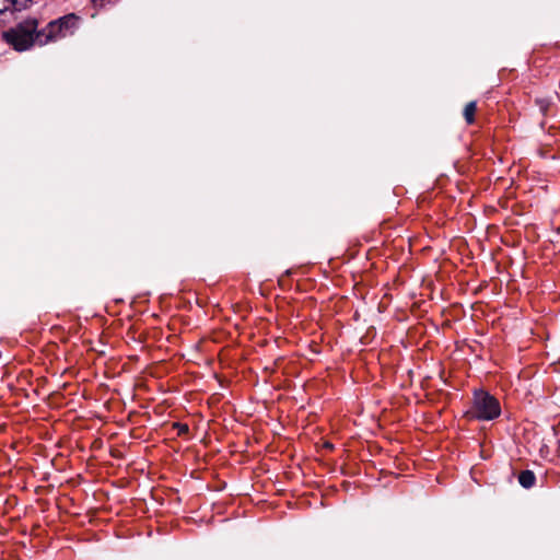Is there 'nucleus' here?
I'll return each mask as SVG.
<instances>
[{
    "instance_id": "f257e3e1",
    "label": "nucleus",
    "mask_w": 560,
    "mask_h": 560,
    "mask_svg": "<svg viewBox=\"0 0 560 560\" xmlns=\"http://www.w3.org/2000/svg\"><path fill=\"white\" fill-rule=\"evenodd\" d=\"M80 22L81 18L74 13H69L50 21L46 27L38 32L37 44L43 46L74 35L80 26Z\"/></svg>"
},
{
    "instance_id": "f03ea898",
    "label": "nucleus",
    "mask_w": 560,
    "mask_h": 560,
    "mask_svg": "<svg viewBox=\"0 0 560 560\" xmlns=\"http://www.w3.org/2000/svg\"><path fill=\"white\" fill-rule=\"evenodd\" d=\"M38 22L36 19H26L2 33V39L18 51H24L37 44Z\"/></svg>"
},
{
    "instance_id": "7ed1b4c3",
    "label": "nucleus",
    "mask_w": 560,
    "mask_h": 560,
    "mask_svg": "<svg viewBox=\"0 0 560 560\" xmlns=\"http://www.w3.org/2000/svg\"><path fill=\"white\" fill-rule=\"evenodd\" d=\"M500 413L499 401L489 393L479 389L475 392L472 406L466 416L469 419L488 421L498 418Z\"/></svg>"
},
{
    "instance_id": "20e7f679",
    "label": "nucleus",
    "mask_w": 560,
    "mask_h": 560,
    "mask_svg": "<svg viewBox=\"0 0 560 560\" xmlns=\"http://www.w3.org/2000/svg\"><path fill=\"white\" fill-rule=\"evenodd\" d=\"M536 477L532 470H523L518 475V482L523 488L529 489L535 485Z\"/></svg>"
},
{
    "instance_id": "39448f33",
    "label": "nucleus",
    "mask_w": 560,
    "mask_h": 560,
    "mask_svg": "<svg viewBox=\"0 0 560 560\" xmlns=\"http://www.w3.org/2000/svg\"><path fill=\"white\" fill-rule=\"evenodd\" d=\"M476 110H477L476 102H469L468 104H466V106L464 108V117H465V120L467 121V124L470 125L475 121Z\"/></svg>"
},
{
    "instance_id": "423d86ee",
    "label": "nucleus",
    "mask_w": 560,
    "mask_h": 560,
    "mask_svg": "<svg viewBox=\"0 0 560 560\" xmlns=\"http://www.w3.org/2000/svg\"><path fill=\"white\" fill-rule=\"evenodd\" d=\"M9 1L12 3L14 10L20 11L22 9L27 8V5L30 3H32L34 0H9Z\"/></svg>"
},
{
    "instance_id": "0eeeda50",
    "label": "nucleus",
    "mask_w": 560,
    "mask_h": 560,
    "mask_svg": "<svg viewBox=\"0 0 560 560\" xmlns=\"http://www.w3.org/2000/svg\"><path fill=\"white\" fill-rule=\"evenodd\" d=\"M96 7H103L107 0H92Z\"/></svg>"
}]
</instances>
